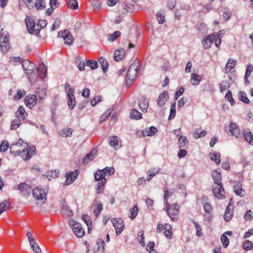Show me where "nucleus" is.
<instances>
[{
	"instance_id": "nucleus-1",
	"label": "nucleus",
	"mask_w": 253,
	"mask_h": 253,
	"mask_svg": "<svg viewBox=\"0 0 253 253\" xmlns=\"http://www.w3.org/2000/svg\"><path fill=\"white\" fill-rule=\"evenodd\" d=\"M22 66L28 76L29 81L31 84L36 82L39 77V70L36 68L34 63L29 60H23Z\"/></svg>"
},
{
	"instance_id": "nucleus-2",
	"label": "nucleus",
	"mask_w": 253,
	"mask_h": 253,
	"mask_svg": "<svg viewBox=\"0 0 253 253\" xmlns=\"http://www.w3.org/2000/svg\"><path fill=\"white\" fill-rule=\"evenodd\" d=\"M9 149L11 153L24 157L25 153L28 150V143L19 139L17 143L11 145Z\"/></svg>"
},
{
	"instance_id": "nucleus-3",
	"label": "nucleus",
	"mask_w": 253,
	"mask_h": 253,
	"mask_svg": "<svg viewBox=\"0 0 253 253\" xmlns=\"http://www.w3.org/2000/svg\"><path fill=\"white\" fill-rule=\"evenodd\" d=\"M33 196L36 200L37 205H42L46 201V193L44 189L37 186L33 189Z\"/></svg>"
},
{
	"instance_id": "nucleus-4",
	"label": "nucleus",
	"mask_w": 253,
	"mask_h": 253,
	"mask_svg": "<svg viewBox=\"0 0 253 253\" xmlns=\"http://www.w3.org/2000/svg\"><path fill=\"white\" fill-rule=\"evenodd\" d=\"M138 70L139 67L136 64H132L130 66L126 76V85L128 86L131 85L137 76Z\"/></svg>"
},
{
	"instance_id": "nucleus-5",
	"label": "nucleus",
	"mask_w": 253,
	"mask_h": 253,
	"mask_svg": "<svg viewBox=\"0 0 253 253\" xmlns=\"http://www.w3.org/2000/svg\"><path fill=\"white\" fill-rule=\"evenodd\" d=\"M164 209L167 211L169 217L172 221L177 219L179 212V206L177 204H173L170 205H165Z\"/></svg>"
},
{
	"instance_id": "nucleus-6",
	"label": "nucleus",
	"mask_w": 253,
	"mask_h": 253,
	"mask_svg": "<svg viewBox=\"0 0 253 253\" xmlns=\"http://www.w3.org/2000/svg\"><path fill=\"white\" fill-rule=\"evenodd\" d=\"M70 226L72 228L74 234L78 237H82L85 234V231L82 225L71 218L68 221Z\"/></svg>"
},
{
	"instance_id": "nucleus-7",
	"label": "nucleus",
	"mask_w": 253,
	"mask_h": 253,
	"mask_svg": "<svg viewBox=\"0 0 253 253\" xmlns=\"http://www.w3.org/2000/svg\"><path fill=\"white\" fill-rule=\"evenodd\" d=\"M28 32L31 34H39L40 31L39 28H36L34 20L30 16H27L25 20Z\"/></svg>"
},
{
	"instance_id": "nucleus-8",
	"label": "nucleus",
	"mask_w": 253,
	"mask_h": 253,
	"mask_svg": "<svg viewBox=\"0 0 253 253\" xmlns=\"http://www.w3.org/2000/svg\"><path fill=\"white\" fill-rule=\"evenodd\" d=\"M225 131L228 135L234 136L236 138L239 137L240 133V129L239 126L237 124L233 122L230 123L228 128H226Z\"/></svg>"
},
{
	"instance_id": "nucleus-9",
	"label": "nucleus",
	"mask_w": 253,
	"mask_h": 253,
	"mask_svg": "<svg viewBox=\"0 0 253 253\" xmlns=\"http://www.w3.org/2000/svg\"><path fill=\"white\" fill-rule=\"evenodd\" d=\"M217 35L215 33L204 36L202 40V43L204 48L205 49H210Z\"/></svg>"
},
{
	"instance_id": "nucleus-10",
	"label": "nucleus",
	"mask_w": 253,
	"mask_h": 253,
	"mask_svg": "<svg viewBox=\"0 0 253 253\" xmlns=\"http://www.w3.org/2000/svg\"><path fill=\"white\" fill-rule=\"evenodd\" d=\"M58 37H61L64 42L65 44L71 45L74 41V38L68 30L59 32Z\"/></svg>"
},
{
	"instance_id": "nucleus-11",
	"label": "nucleus",
	"mask_w": 253,
	"mask_h": 253,
	"mask_svg": "<svg viewBox=\"0 0 253 253\" xmlns=\"http://www.w3.org/2000/svg\"><path fill=\"white\" fill-rule=\"evenodd\" d=\"M113 226L115 228L116 233L117 235L120 234L124 228V224L122 219L114 218L111 220Z\"/></svg>"
},
{
	"instance_id": "nucleus-12",
	"label": "nucleus",
	"mask_w": 253,
	"mask_h": 253,
	"mask_svg": "<svg viewBox=\"0 0 253 253\" xmlns=\"http://www.w3.org/2000/svg\"><path fill=\"white\" fill-rule=\"evenodd\" d=\"M66 94L68 98V105L71 110H73L76 105L75 96L74 95V89L70 88L66 91Z\"/></svg>"
},
{
	"instance_id": "nucleus-13",
	"label": "nucleus",
	"mask_w": 253,
	"mask_h": 253,
	"mask_svg": "<svg viewBox=\"0 0 253 253\" xmlns=\"http://www.w3.org/2000/svg\"><path fill=\"white\" fill-rule=\"evenodd\" d=\"M214 196L218 199H222L225 196V191L222 184H215L212 186Z\"/></svg>"
},
{
	"instance_id": "nucleus-14",
	"label": "nucleus",
	"mask_w": 253,
	"mask_h": 253,
	"mask_svg": "<svg viewBox=\"0 0 253 253\" xmlns=\"http://www.w3.org/2000/svg\"><path fill=\"white\" fill-rule=\"evenodd\" d=\"M97 150L95 149H93L89 153L87 154L84 157L83 163L86 165L92 161L96 156Z\"/></svg>"
},
{
	"instance_id": "nucleus-15",
	"label": "nucleus",
	"mask_w": 253,
	"mask_h": 253,
	"mask_svg": "<svg viewBox=\"0 0 253 253\" xmlns=\"http://www.w3.org/2000/svg\"><path fill=\"white\" fill-rule=\"evenodd\" d=\"M169 96L167 91H163L161 94H160L157 100V103L158 105L160 107L163 106L166 102L168 101Z\"/></svg>"
},
{
	"instance_id": "nucleus-16",
	"label": "nucleus",
	"mask_w": 253,
	"mask_h": 253,
	"mask_svg": "<svg viewBox=\"0 0 253 253\" xmlns=\"http://www.w3.org/2000/svg\"><path fill=\"white\" fill-rule=\"evenodd\" d=\"M25 104L27 106L31 107L37 104V96L35 95H28L25 98Z\"/></svg>"
},
{
	"instance_id": "nucleus-17",
	"label": "nucleus",
	"mask_w": 253,
	"mask_h": 253,
	"mask_svg": "<svg viewBox=\"0 0 253 253\" xmlns=\"http://www.w3.org/2000/svg\"><path fill=\"white\" fill-rule=\"evenodd\" d=\"M77 171L78 170H76L75 172L74 171H70V172L66 173L65 175V177H66V185H69L75 180L78 175Z\"/></svg>"
},
{
	"instance_id": "nucleus-18",
	"label": "nucleus",
	"mask_w": 253,
	"mask_h": 253,
	"mask_svg": "<svg viewBox=\"0 0 253 253\" xmlns=\"http://www.w3.org/2000/svg\"><path fill=\"white\" fill-rule=\"evenodd\" d=\"M234 190L235 193L238 196L244 197L245 195V191L242 188V186L240 182H238L236 185H234Z\"/></svg>"
},
{
	"instance_id": "nucleus-19",
	"label": "nucleus",
	"mask_w": 253,
	"mask_h": 253,
	"mask_svg": "<svg viewBox=\"0 0 253 253\" xmlns=\"http://www.w3.org/2000/svg\"><path fill=\"white\" fill-rule=\"evenodd\" d=\"M125 54V49L123 48L116 50L114 54V59L116 61H121L124 57Z\"/></svg>"
},
{
	"instance_id": "nucleus-20",
	"label": "nucleus",
	"mask_w": 253,
	"mask_h": 253,
	"mask_svg": "<svg viewBox=\"0 0 253 253\" xmlns=\"http://www.w3.org/2000/svg\"><path fill=\"white\" fill-rule=\"evenodd\" d=\"M61 213L67 217H71L73 215V212L70 207L66 204H62Z\"/></svg>"
},
{
	"instance_id": "nucleus-21",
	"label": "nucleus",
	"mask_w": 253,
	"mask_h": 253,
	"mask_svg": "<svg viewBox=\"0 0 253 253\" xmlns=\"http://www.w3.org/2000/svg\"><path fill=\"white\" fill-rule=\"evenodd\" d=\"M33 4L34 8H36L37 10H41L45 8L44 0H35Z\"/></svg>"
},
{
	"instance_id": "nucleus-22",
	"label": "nucleus",
	"mask_w": 253,
	"mask_h": 253,
	"mask_svg": "<svg viewBox=\"0 0 253 253\" xmlns=\"http://www.w3.org/2000/svg\"><path fill=\"white\" fill-rule=\"evenodd\" d=\"M139 109L143 112H146L149 107L148 101L146 98L143 97L139 102Z\"/></svg>"
},
{
	"instance_id": "nucleus-23",
	"label": "nucleus",
	"mask_w": 253,
	"mask_h": 253,
	"mask_svg": "<svg viewBox=\"0 0 253 253\" xmlns=\"http://www.w3.org/2000/svg\"><path fill=\"white\" fill-rule=\"evenodd\" d=\"M28 116L25 109L21 106H20L16 112V117L17 118L25 120Z\"/></svg>"
},
{
	"instance_id": "nucleus-24",
	"label": "nucleus",
	"mask_w": 253,
	"mask_h": 253,
	"mask_svg": "<svg viewBox=\"0 0 253 253\" xmlns=\"http://www.w3.org/2000/svg\"><path fill=\"white\" fill-rule=\"evenodd\" d=\"M253 66L252 64H249L246 68V73L244 76L245 83L246 85H248L249 84V82L248 80V78L251 75V74L253 72Z\"/></svg>"
},
{
	"instance_id": "nucleus-25",
	"label": "nucleus",
	"mask_w": 253,
	"mask_h": 253,
	"mask_svg": "<svg viewBox=\"0 0 253 253\" xmlns=\"http://www.w3.org/2000/svg\"><path fill=\"white\" fill-rule=\"evenodd\" d=\"M109 144L116 149H119L121 146L118 137L115 136L110 137Z\"/></svg>"
},
{
	"instance_id": "nucleus-26",
	"label": "nucleus",
	"mask_w": 253,
	"mask_h": 253,
	"mask_svg": "<svg viewBox=\"0 0 253 253\" xmlns=\"http://www.w3.org/2000/svg\"><path fill=\"white\" fill-rule=\"evenodd\" d=\"M243 134L246 141L253 146V134L250 131L244 130Z\"/></svg>"
},
{
	"instance_id": "nucleus-27",
	"label": "nucleus",
	"mask_w": 253,
	"mask_h": 253,
	"mask_svg": "<svg viewBox=\"0 0 253 253\" xmlns=\"http://www.w3.org/2000/svg\"><path fill=\"white\" fill-rule=\"evenodd\" d=\"M59 174V171L55 169L46 172L45 174L43 175L44 176H46L49 180L55 178L57 175Z\"/></svg>"
},
{
	"instance_id": "nucleus-28",
	"label": "nucleus",
	"mask_w": 253,
	"mask_h": 253,
	"mask_svg": "<svg viewBox=\"0 0 253 253\" xmlns=\"http://www.w3.org/2000/svg\"><path fill=\"white\" fill-rule=\"evenodd\" d=\"M212 178L214 181V184L221 183V174L220 172L217 170H214L212 174Z\"/></svg>"
},
{
	"instance_id": "nucleus-29",
	"label": "nucleus",
	"mask_w": 253,
	"mask_h": 253,
	"mask_svg": "<svg viewBox=\"0 0 253 253\" xmlns=\"http://www.w3.org/2000/svg\"><path fill=\"white\" fill-rule=\"evenodd\" d=\"M201 81V77L200 75L193 73L191 77V83L193 85H197Z\"/></svg>"
},
{
	"instance_id": "nucleus-30",
	"label": "nucleus",
	"mask_w": 253,
	"mask_h": 253,
	"mask_svg": "<svg viewBox=\"0 0 253 253\" xmlns=\"http://www.w3.org/2000/svg\"><path fill=\"white\" fill-rule=\"evenodd\" d=\"M10 203L8 200H4L0 203V211L3 213L10 208Z\"/></svg>"
},
{
	"instance_id": "nucleus-31",
	"label": "nucleus",
	"mask_w": 253,
	"mask_h": 253,
	"mask_svg": "<svg viewBox=\"0 0 253 253\" xmlns=\"http://www.w3.org/2000/svg\"><path fill=\"white\" fill-rule=\"evenodd\" d=\"M75 63L80 71L84 70L85 63L84 60L81 59V57L78 56L76 58Z\"/></svg>"
},
{
	"instance_id": "nucleus-32",
	"label": "nucleus",
	"mask_w": 253,
	"mask_h": 253,
	"mask_svg": "<svg viewBox=\"0 0 253 253\" xmlns=\"http://www.w3.org/2000/svg\"><path fill=\"white\" fill-rule=\"evenodd\" d=\"M188 141L185 136H180L178 140V146L180 148H184L185 145H187Z\"/></svg>"
},
{
	"instance_id": "nucleus-33",
	"label": "nucleus",
	"mask_w": 253,
	"mask_h": 253,
	"mask_svg": "<svg viewBox=\"0 0 253 253\" xmlns=\"http://www.w3.org/2000/svg\"><path fill=\"white\" fill-rule=\"evenodd\" d=\"M236 64V60L233 59H229L225 66V70L226 72H230Z\"/></svg>"
},
{
	"instance_id": "nucleus-34",
	"label": "nucleus",
	"mask_w": 253,
	"mask_h": 253,
	"mask_svg": "<svg viewBox=\"0 0 253 253\" xmlns=\"http://www.w3.org/2000/svg\"><path fill=\"white\" fill-rule=\"evenodd\" d=\"M164 229H165V235L169 239L172 238V227L170 225H169L168 224H166L164 226Z\"/></svg>"
},
{
	"instance_id": "nucleus-35",
	"label": "nucleus",
	"mask_w": 253,
	"mask_h": 253,
	"mask_svg": "<svg viewBox=\"0 0 253 253\" xmlns=\"http://www.w3.org/2000/svg\"><path fill=\"white\" fill-rule=\"evenodd\" d=\"M98 62L101 65L102 69L103 70V72L106 73L108 70L109 66L108 61L106 59H104L103 57H101L98 59Z\"/></svg>"
},
{
	"instance_id": "nucleus-36",
	"label": "nucleus",
	"mask_w": 253,
	"mask_h": 253,
	"mask_svg": "<svg viewBox=\"0 0 253 253\" xmlns=\"http://www.w3.org/2000/svg\"><path fill=\"white\" fill-rule=\"evenodd\" d=\"M36 150V148L35 146H33L30 147L29 148H28V150L25 153V156L23 159L25 160H29L32 156V154L34 153Z\"/></svg>"
},
{
	"instance_id": "nucleus-37",
	"label": "nucleus",
	"mask_w": 253,
	"mask_h": 253,
	"mask_svg": "<svg viewBox=\"0 0 253 253\" xmlns=\"http://www.w3.org/2000/svg\"><path fill=\"white\" fill-rule=\"evenodd\" d=\"M211 160L214 161L217 165L220 163V154L219 153H211L210 154Z\"/></svg>"
},
{
	"instance_id": "nucleus-38",
	"label": "nucleus",
	"mask_w": 253,
	"mask_h": 253,
	"mask_svg": "<svg viewBox=\"0 0 253 253\" xmlns=\"http://www.w3.org/2000/svg\"><path fill=\"white\" fill-rule=\"evenodd\" d=\"M145 130L146 135L149 136H152L154 135L158 131V129L153 126L147 128Z\"/></svg>"
},
{
	"instance_id": "nucleus-39",
	"label": "nucleus",
	"mask_w": 253,
	"mask_h": 253,
	"mask_svg": "<svg viewBox=\"0 0 253 253\" xmlns=\"http://www.w3.org/2000/svg\"><path fill=\"white\" fill-rule=\"evenodd\" d=\"M82 219L84 221L87 226L88 231L91 230V218L89 215L85 214L82 216Z\"/></svg>"
},
{
	"instance_id": "nucleus-40",
	"label": "nucleus",
	"mask_w": 253,
	"mask_h": 253,
	"mask_svg": "<svg viewBox=\"0 0 253 253\" xmlns=\"http://www.w3.org/2000/svg\"><path fill=\"white\" fill-rule=\"evenodd\" d=\"M233 216V211L231 210L229 207H227L224 213V220L226 221H229L232 218Z\"/></svg>"
},
{
	"instance_id": "nucleus-41",
	"label": "nucleus",
	"mask_w": 253,
	"mask_h": 253,
	"mask_svg": "<svg viewBox=\"0 0 253 253\" xmlns=\"http://www.w3.org/2000/svg\"><path fill=\"white\" fill-rule=\"evenodd\" d=\"M8 41H0V47L1 51L3 53H6L9 48Z\"/></svg>"
},
{
	"instance_id": "nucleus-42",
	"label": "nucleus",
	"mask_w": 253,
	"mask_h": 253,
	"mask_svg": "<svg viewBox=\"0 0 253 253\" xmlns=\"http://www.w3.org/2000/svg\"><path fill=\"white\" fill-rule=\"evenodd\" d=\"M230 84L227 81H223L219 84V89L221 92H223L229 88Z\"/></svg>"
},
{
	"instance_id": "nucleus-43",
	"label": "nucleus",
	"mask_w": 253,
	"mask_h": 253,
	"mask_svg": "<svg viewBox=\"0 0 253 253\" xmlns=\"http://www.w3.org/2000/svg\"><path fill=\"white\" fill-rule=\"evenodd\" d=\"M94 178L96 181L106 179L105 178V172H104V170H98L94 174Z\"/></svg>"
},
{
	"instance_id": "nucleus-44",
	"label": "nucleus",
	"mask_w": 253,
	"mask_h": 253,
	"mask_svg": "<svg viewBox=\"0 0 253 253\" xmlns=\"http://www.w3.org/2000/svg\"><path fill=\"white\" fill-rule=\"evenodd\" d=\"M96 207L93 211V212L96 216H98L100 214L101 212L103 210L102 204L99 202H97L96 204Z\"/></svg>"
},
{
	"instance_id": "nucleus-45",
	"label": "nucleus",
	"mask_w": 253,
	"mask_h": 253,
	"mask_svg": "<svg viewBox=\"0 0 253 253\" xmlns=\"http://www.w3.org/2000/svg\"><path fill=\"white\" fill-rule=\"evenodd\" d=\"M130 117L131 119L136 120L140 119L142 118V114L137 110L133 109L131 111Z\"/></svg>"
},
{
	"instance_id": "nucleus-46",
	"label": "nucleus",
	"mask_w": 253,
	"mask_h": 253,
	"mask_svg": "<svg viewBox=\"0 0 253 253\" xmlns=\"http://www.w3.org/2000/svg\"><path fill=\"white\" fill-rule=\"evenodd\" d=\"M175 107H176V102H175L173 103H172L171 105L170 113H169V120H171L175 117V115H176Z\"/></svg>"
},
{
	"instance_id": "nucleus-47",
	"label": "nucleus",
	"mask_w": 253,
	"mask_h": 253,
	"mask_svg": "<svg viewBox=\"0 0 253 253\" xmlns=\"http://www.w3.org/2000/svg\"><path fill=\"white\" fill-rule=\"evenodd\" d=\"M239 99L242 101L243 102L248 104L250 103V100L247 96V95L245 92L243 91H241L239 93Z\"/></svg>"
},
{
	"instance_id": "nucleus-48",
	"label": "nucleus",
	"mask_w": 253,
	"mask_h": 253,
	"mask_svg": "<svg viewBox=\"0 0 253 253\" xmlns=\"http://www.w3.org/2000/svg\"><path fill=\"white\" fill-rule=\"evenodd\" d=\"M33 251L35 253H42V250L36 241L30 244Z\"/></svg>"
},
{
	"instance_id": "nucleus-49",
	"label": "nucleus",
	"mask_w": 253,
	"mask_h": 253,
	"mask_svg": "<svg viewBox=\"0 0 253 253\" xmlns=\"http://www.w3.org/2000/svg\"><path fill=\"white\" fill-rule=\"evenodd\" d=\"M21 125L20 119L17 118L11 122V129H15Z\"/></svg>"
},
{
	"instance_id": "nucleus-50",
	"label": "nucleus",
	"mask_w": 253,
	"mask_h": 253,
	"mask_svg": "<svg viewBox=\"0 0 253 253\" xmlns=\"http://www.w3.org/2000/svg\"><path fill=\"white\" fill-rule=\"evenodd\" d=\"M36 93L40 99H42L46 94L45 89L38 87L37 88Z\"/></svg>"
},
{
	"instance_id": "nucleus-51",
	"label": "nucleus",
	"mask_w": 253,
	"mask_h": 253,
	"mask_svg": "<svg viewBox=\"0 0 253 253\" xmlns=\"http://www.w3.org/2000/svg\"><path fill=\"white\" fill-rule=\"evenodd\" d=\"M120 34L121 33L119 31H116L114 33L108 35V40L109 41L113 42L120 36Z\"/></svg>"
},
{
	"instance_id": "nucleus-52",
	"label": "nucleus",
	"mask_w": 253,
	"mask_h": 253,
	"mask_svg": "<svg viewBox=\"0 0 253 253\" xmlns=\"http://www.w3.org/2000/svg\"><path fill=\"white\" fill-rule=\"evenodd\" d=\"M97 251L103 252L105 249L104 240L102 239H99L97 241Z\"/></svg>"
},
{
	"instance_id": "nucleus-53",
	"label": "nucleus",
	"mask_w": 253,
	"mask_h": 253,
	"mask_svg": "<svg viewBox=\"0 0 253 253\" xmlns=\"http://www.w3.org/2000/svg\"><path fill=\"white\" fill-rule=\"evenodd\" d=\"M220 240L223 247L227 248L229 244V240L228 237L225 234H222L221 236Z\"/></svg>"
},
{
	"instance_id": "nucleus-54",
	"label": "nucleus",
	"mask_w": 253,
	"mask_h": 253,
	"mask_svg": "<svg viewBox=\"0 0 253 253\" xmlns=\"http://www.w3.org/2000/svg\"><path fill=\"white\" fill-rule=\"evenodd\" d=\"M9 34L6 31L1 29L0 32V41H8Z\"/></svg>"
},
{
	"instance_id": "nucleus-55",
	"label": "nucleus",
	"mask_w": 253,
	"mask_h": 253,
	"mask_svg": "<svg viewBox=\"0 0 253 253\" xmlns=\"http://www.w3.org/2000/svg\"><path fill=\"white\" fill-rule=\"evenodd\" d=\"M86 65L89 66L91 69L94 70L97 67V62L94 60H86Z\"/></svg>"
},
{
	"instance_id": "nucleus-56",
	"label": "nucleus",
	"mask_w": 253,
	"mask_h": 253,
	"mask_svg": "<svg viewBox=\"0 0 253 253\" xmlns=\"http://www.w3.org/2000/svg\"><path fill=\"white\" fill-rule=\"evenodd\" d=\"M26 93V92L23 89L17 90L16 94L14 96L15 100H19L23 97Z\"/></svg>"
},
{
	"instance_id": "nucleus-57",
	"label": "nucleus",
	"mask_w": 253,
	"mask_h": 253,
	"mask_svg": "<svg viewBox=\"0 0 253 253\" xmlns=\"http://www.w3.org/2000/svg\"><path fill=\"white\" fill-rule=\"evenodd\" d=\"M9 147V143L7 141H2L0 145V151L4 152L7 150Z\"/></svg>"
},
{
	"instance_id": "nucleus-58",
	"label": "nucleus",
	"mask_w": 253,
	"mask_h": 253,
	"mask_svg": "<svg viewBox=\"0 0 253 253\" xmlns=\"http://www.w3.org/2000/svg\"><path fill=\"white\" fill-rule=\"evenodd\" d=\"M253 247V243L249 240H246L243 244V249L246 251H250Z\"/></svg>"
},
{
	"instance_id": "nucleus-59",
	"label": "nucleus",
	"mask_w": 253,
	"mask_h": 253,
	"mask_svg": "<svg viewBox=\"0 0 253 253\" xmlns=\"http://www.w3.org/2000/svg\"><path fill=\"white\" fill-rule=\"evenodd\" d=\"M29 188V186L26 183H20L18 186V189L22 193H24L25 191H27L28 189Z\"/></svg>"
},
{
	"instance_id": "nucleus-60",
	"label": "nucleus",
	"mask_w": 253,
	"mask_h": 253,
	"mask_svg": "<svg viewBox=\"0 0 253 253\" xmlns=\"http://www.w3.org/2000/svg\"><path fill=\"white\" fill-rule=\"evenodd\" d=\"M124 9L126 11L132 13L134 11V6L129 3H126L125 4V6L124 7Z\"/></svg>"
},
{
	"instance_id": "nucleus-61",
	"label": "nucleus",
	"mask_w": 253,
	"mask_h": 253,
	"mask_svg": "<svg viewBox=\"0 0 253 253\" xmlns=\"http://www.w3.org/2000/svg\"><path fill=\"white\" fill-rule=\"evenodd\" d=\"M68 4L71 9H77L78 8V2L77 0H70Z\"/></svg>"
},
{
	"instance_id": "nucleus-62",
	"label": "nucleus",
	"mask_w": 253,
	"mask_h": 253,
	"mask_svg": "<svg viewBox=\"0 0 253 253\" xmlns=\"http://www.w3.org/2000/svg\"><path fill=\"white\" fill-rule=\"evenodd\" d=\"M193 223L195 225L196 229V235L197 236H201L203 234L202 230L201 227V226L196 222L194 220H193Z\"/></svg>"
},
{
	"instance_id": "nucleus-63",
	"label": "nucleus",
	"mask_w": 253,
	"mask_h": 253,
	"mask_svg": "<svg viewBox=\"0 0 253 253\" xmlns=\"http://www.w3.org/2000/svg\"><path fill=\"white\" fill-rule=\"evenodd\" d=\"M155 246V243L154 242H149L146 246V250L149 252V253H157V252L154 250Z\"/></svg>"
},
{
	"instance_id": "nucleus-64",
	"label": "nucleus",
	"mask_w": 253,
	"mask_h": 253,
	"mask_svg": "<svg viewBox=\"0 0 253 253\" xmlns=\"http://www.w3.org/2000/svg\"><path fill=\"white\" fill-rule=\"evenodd\" d=\"M112 110L108 109L100 117V121L101 122H103L105 121L110 115Z\"/></svg>"
}]
</instances>
